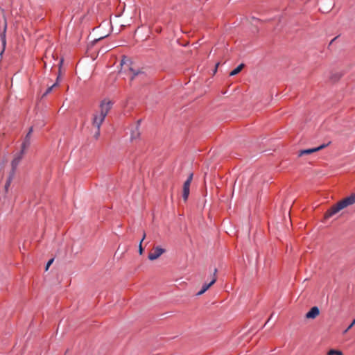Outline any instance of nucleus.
I'll use <instances>...</instances> for the list:
<instances>
[{
	"label": "nucleus",
	"mask_w": 355,
	"mask_h": 355,
	"mask_svg": "<svg viewBox=\"0 0 355 355\" xmlns=\"http://www.w3.org/2000/svg\"><path fill=\"white\" fill-rule=\"evenodd\" d=\"M113 105V102L108 99L105 98L101 101L99 105V110L94 113L92 124L97 128V132L95 134V137L97 139L100 135V128L103 123L106 116L111 110Z\"/></svg>",
	"instance_id": "obj_1"
},
{
	"label": "nucleus",
	"mask_w": 355,
	"mask_h": 355,
	"mask_svg": "<svg viewBox=\"0 0 355 355\" xmlns=\"http://www.w3.org/2000/svg\"><path fill=\"white\" fill-rule=\"evenodd\" d=\"M355 203V193L351 194L349 196L343 199L342 200L333 205L324 214L325 218H329L337 214L344 208L352 205Z\"/></svg>",
	"instance_id": "obj_2"
},
{
	"label": "nucleus",
	"mask_w": 355,
	"mask_h": 355,
	"mask_svg": "<svg viewBox=\"0 0 355 355\" xmlns=\"http://www.w3.org/2000/svg\"><path fill=\"white\" fill-rule=\"evenodd\" d=\"M193 179V173H191L187 180L184 182L183 185L182 198L184 201H187L189 196L190 184Z\"/></svg>",
	"instance_id": "obj_3"
},
{
	"label": "nucleus",
	"mask_w": 355,
	"mask_h": 355,
	"mask_svg": "<svg viewBox=\"0 0 355 355\" xmlns=\"http://www.w3.org/2000/svg\"><path fill=\"white\" fill-rule=\"evenodd\" d=\"M165 252L166 250L164 248H162L159 246H156L153 248V251L149 253L148 257L149 260L154 261L157 259Z\"/></svg>",
	"instance_id": "obj_4"
},
{
	"label": "nucleus",
	"mask_w": 355,
	"mask_h": 355,
	"mask_svg": "<svg viewBox=\"0 0 355 355\" xmlns=\"http://www.w3.org/2000/svg\"><path fill=\"white\" fill-rule=\"evenodd\" d=\"M216 272L217 269L215 268L214 270V277L211 281L209 284H203L202 289L197 293V295H201L205 293L216 281Z\"/></svg>",
	"instance_id": "obj_5"
},
{
	"label": "nucleus",
	"mask_w": 355,
	"mask_h": 355,
	"mask_svg": "<svg viewBox=\"0 0 355 355\" xmlns=\"http://www.w3.org/2000/svg\"><path fill=\"white\" fill-rule=\"evenodd\" d=\"M327 146H328V144H322V145H320V146L316 147V148H309V149H306V150H300L299 152V156L301 157V156H302L304 155H309V154H311V153L319 151V150L324 148Z\"/></svg>",
	"instance_id": "obj_6"
},
{
	"label": "nucleus",
	"mask_w": 355,
	"mask_h": 355,
	"mask_svg": "<svg viewBox=\"0 0 355 355\" xmlns=\"http://www.w3.org/2000/svg\"><path fill=\"white\" fill-rule=\"evenodd\" d=\"M33 132V128L31 127L25 137L24 141L21 145V153H24L25 149H26L31 144V136Z\"/></svg>",
	"instance_id": "obj_7"
},
{
	"label": "nucleus",
	"mask_w": 355,
	"mask_h": 355,
	"mask_svg": "<svg viewBox=\"0 0 355 355\" xmlns=\"http://www.w3.org/2000/svg\"><path fill=\"white\" fill-rule=\"evenodd\" d=\"M320 314V310L317 306L312 307L309 312L306 314V318L308 319H314Z\"/></svg>",
	"instance_id": "obj_8"
},
{
	"label": "nucleus",
	"mask_w": 355,
	"mask_h": 355,
	"mask_svg": "<svg viewBox=\"0 0 355 355\" xmlns=\"http://www.w3.org/2000/svg\"><path fill=\"white\" fill-rule=\"evenodd\" d=\"M24 153H21V151L20 152L19 155L15 157L13 160L12 161L11 165H12V173H15V171L17 168L18 164H19L20 161L22 159Z\"/></svg>",
	"instance_id": "obj_9"
},
{
	"label": "nucleus",
	"mask_w": 355,
	"mask_h": 355,
	"mask_svg": "<svg viewBox=\"0 0 355 355\" xmlns=\"http://www.w3.org/2000/svg\"><path fill=\"white\" fill-rule=\"evenodd\" d=\"M129 71L130 72V75L131 76V80L134 79L135 77L142 75L144 73L141 70L139 69V68H135L132 67L129 68Z\"/></svg>",
	"instance_id": "obj_10"
},
{
	"label": "nucleus",
	"mask_w": 355,
	"mask_h": 355,
	"mask_svg": "<svg viewBox=\"0 0 355 355\" xmlns=\"http://www.w3.org/2000/svg\"><path fill=\"white\" fill-rule=\"evenodd\" d=\"M6 28H7V23H6V21H5L3 31V33L0 35V37L1 38V40H2V44H3V47H5L6 43Z\"/></svg>",
	"instance_id": "obj_11"
},
{
	"label": "nucleus",
	"mask_w": 355,
	"mask_h": 355,
	"mask_svg": "<svg viewBox=\"0 0 355 355\" xmlns=\"http://www.w3.org/2000/svg\"><path fill=\"white\" fill-rule=\"evenodd\" d=\"M243 64H239L236 69H234L230 72V76H233L238 74L243 69Z\"/></svg>",
	"instance_id": "obj_12"
},
{
	"label": "nucleus",
	"mask_w": 355,
	"mask_h": 355,
	"mask_svg": "<svg viewBox=\"0 0 355 355\" xmlns=\"http://www.w3.org/2000/svg\"><path fill=\"white\" fill-rule=\"evenodd\" d=\"M327 355H343V354L340 350L331 349L328 352Z\"/></svg>",
	"instance_id": "obj_13"
},
{
	"label": "nucleus",
	"mask_w": 355,
	"mask_h": 355,
	"mask_svg": "<svg viewBox=\"0 0 355 355\" xmlns=\"http://www.w3.org/2000/svg\"><path fill=\"white\" fill-rule=\"evenodd\" d=\"M145 238H146V233L144 232L143 237H142V239L139 243V252L140 254H142L143 251H144L141 244H142L143 241L145 239Z\"/></svg>",
	"instance_id": "obj_14"
},
{
	"label": "nucleus",
	"mask_w": 355,
	"mask_h": 355,
	"mask_svg": "<svg viewBox=\"0 0 355 355\" xmlns=\"http://www.w3.org/2000/svg\"><path fill=\"white\" fill-rule=\"evenodd\" d=\"M56 85H57V83H55V84H53L52 86L49 87L46 89V91L45 92V93L43 94V96H46V95H47L48 94H49V93L52 91L53 88L55 86H56Z\"/></svg>",
	"instance_id": "obj_15"
},
{
	"label": "nucleus",
	"mask_w": 355,
	"mask_h": 355,
	"mask_svg": "<svg viewBox=\"0 0 355 355\" xmlns=\"http://www.w3.org/2000/svg\"><path fill=\"white\" fill-rule=\"evenodd\" d=\"M355 324V319H354L352 323L348 326V327L343 331V334H346L352 327Z\"/></svg>",
	"instance_id": "obj_16"
},
{
	"label": "nucleus",
	"mask_w": 355,
	"mask_h": 355,
	"mask_svg": "<svg viewBox=\"0 0 355 355\" xmlns=\"http://www.w3.org/2000/svg\"><path fill=\"white\" fill-rule=\"evenodd\" d=\"M341 75L340 73H336V74H334L333 75L331 78L334 80V81H336L338 80H339V78H340Z\"/></svg>",
	"instance_id": "obj_17"
},
{
	"label": "nucleus",
	"mask_w": 355,
	"mask_h": 355,
	"mask_svg": "<svg viewBox=\"0 0 355 355\" xmlns=\"http://www.w3.org/2000/svg\"><path fill=\"white\" fill-rule=\"evenodd\" d=\"M13 175H14V174H12V173L10 175V177H9V178H8L6 185H5V187H6V189L9 187Z\"/></svg>",
	"instance_id": "obj_18"
},
{
	"label": "nucleus",
	"mask_w": 355,
	"mask_h": 355,
	"mask_svg": "<svg viewBox=\"0 0 355 355\" xmlns=\"http://www.w3.org/2000/svg\"><path fill=\"white\" fill-rule=\"evenodd\" d=\"M53 261H54V259H51L47 262L46 266V270H47L49 269V266L53 263Z\"/></svg>",
	"instance_id": "obj_19"
},
{
	"label": "nucleus",
	"mask_w": 355,
	"mask_h": 355,
	"mask_svg": "<svg viewBox=\"0 0 355 355\" xmlns=\"http://www.w3.org/2000/svg\"><path fill=\"white\" fill-rule=\"evenodd\" d=\"M139 133L138 132H132L131 137H132V139H136L137 137H139Z\"/></svg>",
	"instance_id": "obj_20"
},
{
	"label": "nucleus",
	"mask_w": 355,
	"mask_h": 355,
	"mask_svg": "<svg viewBox=\"0 0 355 355\" xmlns=\"http://www.w3.org/2000/svg\"><path fill=\"white\" fill-rule=\"evenodd\" d=\"M219 64H220V63H219V62L216 63V68H215V70H214V72H216V71L217 68L218 67Z\"/></svg>",
	"instance_id": "obj_21"
}]
</instances>
